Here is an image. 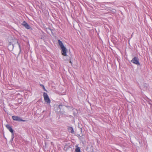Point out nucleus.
I'll use <instances>...</instances> for the list:
<instances>
[{"mask_svg":"<svg viewBox=\"0 0 152 152\" xmlns=\"http://www.w3.org/2000/svg\"><path fill=\"white\" fill-rule=\"evenodd\" d=\"M58 42L61 49V53L62 55L64 56H66L67 50L66 48L64 46L62 42L60 40H58Z\"/></svg>","mask_w":152,"mask_h":152,"instance_id":"f257e3e1","label":"nucleus"},{"mask_svg":"<svg viewBox=\"0 0 152 152\" xmlns=\"http://www.w3.org/2000/svg\"><path fill=\"white\" fill-rule=\"evenodd\" d=\"M43 97L45 102L48 103L50 104V100L47 94L45 92L44 93Z\"/></svg>","mask_w":152,"mask_h":152,"instance_id":"f03ea898","label":"nucleus"},{"mask_svg":"<svg viewBox=\"0 0 152 152\" xmlns=\"http://www.w3.org/2000/svg\"><path fill=\"white\" fill-rule=\"evenodd\" d=\"M131 62L134 64L137 65H140V64L139 62V59L137 57H134L132 58Z\"/></svg>","mask_w":152,"mask_h":152,"instance_id":"7ed1b4c3","label":"nucleus"},{"mask_svg":"<svg viewBox=\"0 0 152 152\" xmlns=\"http://www.w3.org/2000/svg\"><path fill=\"white\" fill-rule=\"evenodd\" d=\"M12 119L14 121H22L23 122H25L26 121L25 120H23L21 119V118L16 116H13L12 117Z\"/></svg>","mask_w":152,"mask_h":152,"instance_id":"20e7f679","label":"nucleus"},{"mask_svg":"<svg viewBox=\"0 0 152 152\" xmlns=\"http://www.w3.org/2000/svg\"><path fill=\"white\" fill-rule=\"evenodd\" d=\"M22 25L28 29H29L31 28V27L25 21L23 22Z\"/></svg>","mask_w":152,"mask_h":152,"instance_id":"39448f33","label":"nucleus"},{"mask_svg":"<svg viewBox=\"0 0 152 152\" xmlns=\"http://www.w3.org/2000/svg\"><path fill=\"white\" fill-rule=\"evenodd\" d=\"M6 128L9 130V131L13 135V130L12 127L9 124H7L6 125Z\"/></svg>","mask_w":152,"mask_h":152,"instance_id":"423d86ee","label":"nucleus"},{"mask_svg":"<svg viewBox=\"0 0 152 152\" xmlns=\"http://www.w3.org/2000/svg\"><path fill=\"white\" fill-rule=\"evenodd\" d=\"M68 131L69 132L72 133H74V131L73 128L71 127H69L68 128Z\"/></svg>","mask_w":152,"mask_h":152,"instance_id":"0eeeda50","label":"nucleus"},{"mask_svg":"<svg viewBox=\"0 0 152 152\" xmlns=\"http://www.w3.org/2000/svg\"><path fill=\"white\" fill-rule=\"evenodd\" d=\"M75 152H80V148L77 146L75 150Z\"/></svg>","mask_w":152,"mask_h":152,"instance_id":"6e6552de","label":"nucleus"},{"mask_svg":"<svg viewBox=\"0 0 152 152\" xmlns=\"http://www.w3.org/2000/svg\"><path fill=\"white\" fill-rule=\"evenodd\" d=\"M15 44V43H14V40L12 39V42H9V44H8V45H10L12 44L13 45V44Z\"/></svg>","mask_w":152,"mask_h":152,"instance_id":"1a4fd4ad","label":"nucleus"},{"mask_svg":"<svg viewBox=\"0 0 152 152\" xmlns=\"http://www.w3.org/2000/svg\"><path fill=\"white\" fill-rule=\"evenodd\" d=\"M40 85V86H42V87L43 88V89H44L45 91V90H45V87H44V85H42V84H41V85Z\"/></svg>","mask_w":152,"mask_h":152,"instance_id":"9d476101","label":"nucleus"},{"mask_svg":"<svg viewBox=\"0 0 152 152\" xmlns=\"http://www.w3.org/2000/svg\"><path fill=\"white\" fill-rule=\"evenodd\" d=\"M69 62L72 65V61H71V60H69Z\"/></svg>","mask_w":152,"mask_h":152,"instance_id":"9b49d317","label":"nucleus"}]
</instances>
